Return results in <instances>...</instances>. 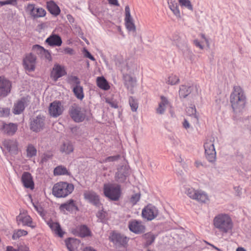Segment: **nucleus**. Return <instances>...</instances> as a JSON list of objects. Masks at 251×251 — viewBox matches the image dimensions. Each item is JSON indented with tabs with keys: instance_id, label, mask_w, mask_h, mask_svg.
<instances>
[{
	"instance_id": "c9c22d12",
	"label": "nucleus",
	"mask_w": 251,
	"mask_h": 251,
	"mask_svg": "<svg viewBox=\"0 0 251 251\" xmlns=\"http://www.w3.org/2000/svg\"><path fill=\"white\" fill-rule=\"evenodd\" d=\"M169 6L173 13L177 17H180V14L178 6L176 3H169Z\"/></svg>"
},
{
	"instance_id": "4d7b16f0",
	"label": "nucleus",
	"mask_w": 251,
	"mask_h": 251,
	"mask_svg": "<svg viewBox=\"0 0 251 251\" xmlns=\"http://www.w3.org/2000/svg\"><path fill=\"white\" fill-rule=\"evenodd\" d=\"M42 56L45 57L49 60H50L51 59V55L50 53L48 51V50L45 49V52H43L42 54H41Z\"/></svg>"
},
{
	"instance_id": "9d476101",
	"label": "nucleus",
	"mask_w": 251,
	"mask_h": 251,
	"mask_svg": "<svg viewBox=\"0 0 251 251\" xmlns=\"http://www.w3.org/2000/svg\"><path fill=\"white\" fill-rule=\"evenodd\" d=\"M70 114L71 118L75 122H81L85 118V114L81 110L80 107L74 105L72 106L70 111Z\"/></svg>"
},
{
	"instance_id": "b1692460",
	"label": "nucleus",
	"mask_w": 251,
	"mask_h": 251,
	"mask_svg": "<svg viewBox=\"0 0 251 251\" xmlns=\"http://www.w3.org/2000/svg\"><path fill=\"white\" fill-rule=\"evenodd\" d=\"M50 46H60L62 43L61 37L56 34H51L46 40Z\"/></svg>"
},
{
	"instance_id": "f3484780",
	"label": "nucleus",
	"mask_w": 251,
	"mask_h": 251,
	"mask_svg": "<svg viewBox=\"0 0 251 251\" xmlns=\"http://www.w3.org/2000/svg\"><path fill=\"white\" fill-rule=\"evenodd\" d=\"M66 74L64 66L55 64L51 72L50 77L54 81H56L59 78L65 75Z\"/></svg>"
},
{
	"instance_id": "774afa93",
	"label": "nucleus",
	"mask_w": 251,
	"mask_h": 251,
	"mask_svg": "<svg viewBox=\"0 0 251 251\" xmlns=\"http://www.w3.org/2000/svg\"><path fill=\"white\" fill-rule=\"evenodd\" d=\"M83 251H96L91 247H86V248H85L83 250Z\"/></svg>"
},
{
	"instance_id": "a19ab883",
	"label": "nucleus",
	"mask_w": 251,
	"mask_h": 251,
	"mask_svg": "<svg viewBox=\"0 0 251 251\" xmlns=\"http://www.w3.org/2000/svg\"><path fill=\"white\" fill-rule=\"evenodd\" d=\"M79 231L80 236L82 237L89 236L90 234V231L89 228L84 225L81 226L79 227Z\"/></svg>"
},
{
	"instance_id": "9b49d317",
	"label": "nucleus",
	"mask_w": 251,
	"mask_h": 251,
	"mask_svg": "<svg viewBox=\"0 0 251 251\" xmlns=\"http://www.w3.org/2000/svg\"><path fill=\"white\" fill-rule=\"evenodd\" d=\"M11 83L5 77L0 76V97L7 96L11 91Z\"/></svg>"
},
{
	"instance_id": "4c0bfd02",
	"label": "nucleus",
	"mask_w": 251,
	"mask_h": 251,
	"mask_svg": "<svg viewBox=\"0 0 251 251\" xmlns=\"http://www.w3.org/2000/svg\"><path fill=\"white\" fill-rule=\"evenodd\" d=\"M179 82V79L178 76L175 75H170L166 81L167 83L171 85H176Z\"/></svg>"
},
{
	"instance_id": "6ab92c4d",
	"label": "nucleus",
	"mask_w": 251,
	"mask_h": 251,
	"mask_svg": "<svg viewBox=\"0 0 251 251\" xmlns=\"http://www.w3.org/2000/svg\"><path fill=\"white\" fill-rule=\"evenodd\" d=\"M84 197L85 200L96 207H100L101 205L99 196L94 192L85 191L84 193Z\"/></svg>"
},
{
	"instance_id": "c756f323",
	"label": "nucleus",
	"mask_w": 251,
	"mask_h": 251,
	"mask_svg": "<svg viewBox=\"0 0 251 251\" xmlns=\"http://www.w3.org/2000/svg\"><path fill=\"white\" fill-rule=\"evenodd\" d=\"M73 91L77 99L82 100L84 95L82 86L80 85L75 86L73 87Z\"/></svg>"
},
{
	"instance_id": "de8ad7c7",
	"label": "nucleus",
	"mask_w": 251,
	"mask_h": 251,
	"mask_svg": "<svg viewBox=\"0 0 251 251\" xmlns=\"http://www.w3.org/2000/svg\"><path fill=\"white\" fill-rule=\"evenodd\" d=\"M69 82L74 86L80 85V80L79 78L75 76H71L68 79Z\"/></svg>"
},
{
	"instance_id": "c03bdc74",
	"label": "nucleus",
	"mask_w": 251,
	"mask_h": 251,
	"mask_svg": "<svg viewBox=\"0 0 251 251\" xmlns=\"http://www.w3.org/2000/svg\"><path fill=\"white\" fill-rule=\"evenodd\" d=\"M191 94L192 96H200L201 95V89L198 85L191 86Z\"/></svg>"
},
{
	"instance_id": "3c124183",
	"label": "nucleus",
	"mask_w": 251,
	"mask_h": 251,
	"mask_svg": "<svg viewBox=\"0 0 251 251\" xmlns=\"http://www.w3.org/2000/svg\"><path fill=\"white\" fill-rule=\"evenodd\" d=\"M32 50L40 55L42 54L43 52H45V49L38 45L33 46L32 47Z\"/></svg>"
},
{
	"instance_id": "5701e85b",
	"label": "nucleus",
	"mask_w": 251,
	"mask_h": 251,
	"mask_svg": "<svg viewBox=\"0 0 251 251\" xmlns=\"http://www.w3.org/2000/svg\"><path fill=\"white\" fill-rule=\"evenodd\" d=\"M21 179L24 186L25 188L33 189L34 182L31 175L29 173L24 172L22 175Z\"/></svg>"
},
{
	"instance_id": "a18cd8bd",
	"label": "nucleus",
	"mask_w": 251,
	"mask_h": 251,
	"mask_svg": "<svg viewBox=\"0 0 251 251\" xmlns=\"http://www.w3.org/2000/svg\"><path fill=\"white\" fill-rule=\"evenodd\" d=\"M96 216L98 218V221L103 223L105 220L107 213L102 209L97 212Z\"/></svg>"
},
{
	"instance_id": "4468645a",
	"label": "nucleus",
	"mask_w": 251,
	"mask_h": 251,
	"mask_svg": "<svg viewBox=\"0 0 251 251\" xmlns=\"http://www.w3.org/2000/svg\"><path fill=\"white\" fill-rule=\"evenodd\" d=\"M214 137L210 136L207 138L204 144L205 154L209 157H215L216 151L214 146Z\"/></svg>"
},
{
	"instance_id": "49530a36",
	"label": "nucleus",
	"mask_w": 251,
	"mask_h": 251,
	"mask_svg": "<svg viewBox=\"0 0 251 251\" xmlns=\"http://www.w3.org/2000/svg\"><path fill=\"white\" fill-rule=\"evenodd\" d=\"M129 103L132 111H136L138 107L137 101L133 97L129 98Z\"/></svg>"
},
{
	"instance_id": "e433bc0d",
	"label": "nucleus",
	"mask_w": 251,
	"mask_h": 251,
	"mask_svg": "<svg viewBox=\"0 0 251 251\" xmlns=\"http://www.w3.org/2000/svg\"><path fill=\"white\" fill-rule=\"evenodd\" d=\"M3 145L7 148L10 151L12 149H17V145L16 142H13L10 140H5L3 142Z\"/></svg>"
},
{
	"instance_id": "680f3d73",
	"label": "nucleus",
	"mask_w": 251,
	"mask_h": 251,
	"mask_svg": "<svg viewBox=\"0 0 251 251\" xmlns=\"http://www.w3.org/2000/svg\"><path fill=\"white\" fill-rule=\"evenodd\" d=\"M86 56L92 60H95L94 57L91 54V53L89 51L87 50L86 51Z\"/></svg>"
},
{
	"instance_id": "f257e3e1",
	"label": "nucleus",
	"mask_w": 251,
	"mask_h": 251,
	"mask_svg": "<svg viewBox=\"0 0 251 251\" xmlns=\"http://www.w3.org/2000/svg\"><path fill=\"white\" fill-rule=\"evenodd\" d=\"M246 97L243 89L239 86H235L230 95V102L234 111L242 110L246 104Z\"/></svg>"
},
{
	"instance_id": "f704fd0d",
	"label": "nucleus",
	"mask_w": 251,
	"mask_h": 251,
	"mask_svg": "<svg viewBox=\"0 0 251 251\" xmlns=\"http://www.w3.org/2000/svg\"><path fill=\"white\" fill-rule=\"evenodd\" d=\"M54 175L55 176L64 175H69V173L65 167L62 166H59L54 169Z\"/></svg>"
},
{
	"instance_id": "58836bf2",
	"label": "nucleus",
	"mask_w": 251,
	"mask_h": 251,
	"mask_svg": "<svg viewBox=\"0 0 251 251\" xmlns=\"http://www.w3.org/2000/svg\"><path fill=\"white\" fill-rule=\"evenodd\" d=\"M178 1L180 6L184 7L191 11L193 10V5L189 0H178Z\"/></svg>"
},
{
	"instance_id": "dca6fc26",
	"label": "nucleus",
	"mask_w": 251,
	"mask_h": 251,
	"mask_svg": "<svg viewBox=\"0 0 251 251\" xmlns=\"http://www.w3.org/2000/svg\"><path fill=\"white\" fill-rule=\"evenodd\" d=\"M63 111V107L60 101H54L50 103L49 113L51 116L57 117L62 114Z\"/></svg>"
},
{
	"instance_id": "7c9ffc66",
	"label": "nucleus",
	"mask_w": 251,
	"mask_h": 251,
	"mask_svg": "<svg viewBox=\"0 0 251 251\" xmlns=\"http://www.w3.org/2000/svg\"><path fill=\"white\" fill-rule=\"evenodd\" d=\"M60 151L66 154H69L74 150L73 146L69 141L64 142L60 148Z\"/></svg>"
},
{
	"instance_id": "864d4df0",
	"label": "nucleus",
	"mask_w": 251,
	"mask_h": 251,
	"mask_svg": "<svg viewBox=\"0 0 251 251\" xmlns=\"http://www.w3.org/2000/svg\"><path fill=\"white\" fill-rule=\"evenodd\" d=\"M186 112L189 116L194 115L196 117V110L195 106H192L187 108Z\"/></svg>"
},
{
	"instance_id": "0e129e2a",
	"label": "nucleus",
	"mask_w": 251,
	"mask_h": 251,
	"mask_svg": "<svg viewBox=\"0 0 251 251\" xmlns=\"http://www.w3.org/2000/svg\"><path fill=\"white\" fill-rule=\"evenodd\" d=\"M183 125L185 128H188L190 127L189 124L186 120H184Z\"/></svg>"
},
{
	"instance_id": "c85d7f7f",
	"label": "nucleus",
	"mask_w": 251,
	"mask_h": 251,
	"mask_svg": "<svg viewBox=\"0 0 251 251\" xmlns=\"http://www.w3.org/2000/svg\"><path fill=\"white\" fill-rule=\"evenodd\" d=\"M97 84L98 86L101 89L107 90L110 88L107 80L103 76L97 77Z\"/></svg>"
},
{
	"instance_id": "1a4fd4ad",
	"label": "nucleus",
	"mask_w": 251,
	"mask_h": 251,
	"mask_svg": "<svg viewBox=\"0 0 251 251\" xmlns=\"http://www.w3.org/2000/svg\"><path fill=\"white\" fill-rule=\"evenodd\" d=\"M129 230L137 234H142L145 232L146 226L141 221L132 220L128 222Z\"/></svg>"
},
{
	"instance_id": "2f4dec72",
	"label": "nucleus",
	"mask_w": 251,
	"mask_h": 251,
	"mask_svg": "<svg viewBox=\"0 0 251 251\" xmlns=\"http://www.w3.org/2000/svg\"><path fill=\"white\" fill-rule=\"evenodd\" d=\"M191 86L182 85L180 86L179 95L180 97L185 98L191 94Z\"/></svg>"
},
{
	"instance_id": "052dcab7",
	"label": "nucleus",
	"mask_w": 251,
	"mask_h": 251,
	"mask_svg": "<svg viewBox=\"0 0 251 251\" xmlns=\"http://www.w3.org/2000/svg\"><path fill=\"white\" fill-rule=\"evenodd\" d=\"M65 51L66 53L70 54H73V52H74L73 50L72 49H71L69 48H67L65 49Z\"/></svg>"
},
{
	"instance_id": "f8f14e48",
	"label": "nucleus",
	"mask_w": 251,
	"mask_h": 251,
	"mask_svg": "<svg viewBox=\"0 0 251 251\" xmlns=\"http://www.w3.org/2000/svg\"><path fill=\"white\" fill-rule=\"evenodd\" d=\"M16 220L19 226H28L32 228H34L35 226L32 225L33 222L32 218L27 215L26 212H21L20 214L17 216Z\"/></svg>"
},
{
	"instance_id": "f03ea898",
	"label": "nucleus",
	"mask_w": 251,
	"mask_h": 251,
	"mask_svg": "<svg viewBox=\"0 0 251 251\" xmlns=\"http://www.w3.org/2000/svg\"><path fill=\"white\" fill-rule=\"evenodd\" d=\"M213 225L223 235L231 232L233 226L231 218L226 214H220L215 217Z\"/></svg>"
},
{
	"instance_id": "a211bd4d",
	"label": "nucleus",
	"mask_w": 251,
	"mask_h": 251,
	"mask_svg": "<svg viewBox=\"0 0 251 251\" xmlns=\"http://www.w3.org/2000/svg\"><path fill=\"white\" fill-rule=\"evenodd\" d=\"M125 21L126 28L129 31H132L133 32H135L136 27L130 15V8L128 6H126L125 7Z\"/></svg>"
},
{
	"instance_id": "473e14b6",
	"label": "nucleus",
	"mask_w": 251,
	"mask_h": 251,
	"mask_svg": "<svg viewBox=\"0 0 251 251\" xmlns=\"http://www.w3.org/2000/svg\"><path fill=\"white\" fill-rule=\"evenodd\" d=\"M143 238L146 240L145 246L147 247L154 242L155 236L152 233L149 232L143 234Z\"/></svg>"
},
{
	"instance_id": "412c9836",
	"label": "nucleus",
	"mask_w": 251,
	"mask_h": 251,
	"mask_svg": "<svg viewBox=\"0 0 251 251\" xmlns=\"http://www.w3.org/2000/svg\"><path fill=\"white\" fill-rule=\"evenodd\" d=\"M44 126V118L41 116H38L31 122L30 128L33 131H40Z\"/></svg>"
},
{
	"instance_id": "603ef678",
	"label": "nucleus",
	"mask_w": 251,
	"mask_h": 251,
	"mask_svg": "<svg viewBox=\"0 0 251 251\" xmlns=\"http://www.w3.org/2000/svg\"><path fill=\"white\" fill-rule=\"evenodd\" d=\"M17 4V0H7L5 1H0V5L3 6L6 4L12 5H16Z\"/></svg>"
},
{
	"instance_id": "ea45409f",
	"label": "nucleus",
	"mask_w": 251,
	"mask_h": 251,
	"mask_svg": "<svg viewBox=\"0 0 251 251\" xmlns=\"http://www.w3.org/2000/svg\"><path fill=\"white\" fill-rule=\"evenodd\" d=\"M27 232L26 230L23 229H18L17 230H15L12 235V239L14 240H16L22 236H25L27 235Z\"/></svg>"
},
{
	"instance_id": "4be33fe9",
	"label": "nucleus",
	"mask_w": 251,
	"mask_h": 251,
	"mask_svg": "<svg viewBox=\"0 0 251 251\" xmlns=\"http://www.w3.org/2000/svg\"><path fill=\"white\" fill-rule=\"evenodd\" d=\"M171 106L170 102L168 99L163 96L160 97V101L158 103V106L156 108V113L162 114L164 113L166 108Z\"/></svg>"
},
{
	"instance_id": "13d9d810",
	"label": "nucleus",
	"mask_w": 251,
	"mask_h": 251,
	"mask_svg": "<svg viewBox=\"0 0 251 251\" xmlns=\"http://www.w3.org/2000/svg\"><path fill=\"white\" fill-rule=\"evenodd\" d=\"M195 165L197 168H199L201 166L206 167L207 166L206 163L199 160L195 161Z\"/></svg>"
},
{
	"instance_id": "bf43d9fd",
	"label": "nucleus",
	"mask_w": 251,
	"mask_h": 251,
	"mask_svg": "<svg viewBox=\"0 0 251 251\" xmlns=\"http://www.w3.org/2000/svg\"><path fill=\"white\" fill-rule=\"evenodd\" d=\"M234 189L238 196H240L242 192V188L240 186H235L234 187Z\"/></svg>"
},
{
	"instance_id": "6e6d98bb",
	"label": "nucleus",
	"mask_w": 251,
	"mask_h": 251,
	"mask_svg": "<svg viewBox=\"0 0 251 251\" xmlns=\"http://www.w3.org/2000/svg\"><path fill=\"white\" fill-rule=\"evenodd\" d=\"M193 44L196 47L199 48L201 50H203L204 48V46L202 45V43L197 39H195L193 41Z\"/></svg>"
},
{
	"instance_id": "cd10ccee",
	"label": "nucleus",
	"mask_w": 251,
	"mask_h": 251,
	"mask_svg": "<svg viewBox=\"0 0 251 251\" xmlns=\"http://www.w3.org/2000/svg\"><path fill=\"white\" fill-rule=\"evenodd\" d=\"M61 210H66L68 211H73L75 210H77V207L75 205L73 200H70L68 202L63 203L60 207Z\"/></svg>"
},
{
	"instance_id": "aec40b11",
	"label": "nucleus",
	"mask_w": 251,
	"mask_h": 251,
	"mask_svg": "<svg viewBox=\"0 0 251 251\" xmlns=\"http://www.w3.org/2000/svg\"><path fill=\"white\" fill-rule=\"evenodd\" d=\"M29 102V97L22 98L14 105L13 113L15 114H19L25 109V106Z\"/></svg>"
},
{
	"instance_id": "69168bd1",
	"label": "nucleus",
	"mask_w": 251,
	"mask_h": 251,
	"mask_svg": "<svg viewBox=\"0 0 251 251\" xmlns=\"http://www.w3.org/2000/svg\"><path fill=\"white\" fill-rule=\"evenodd\" d=\"M108 1H109V2L111 4H113L114 5H118V2L117 0H108Z\"/></svg>"
},
{
	"instance_id": "423d86ee",
	"label": "nucleus",
	"mask_w": 251,
	"mask_h": 251,
	"mask_svg": "<svg viewBox=\"0 0 251 251\" xmlns=\"http://www.w3.org/2000/svg\"><path fill=\"white\" fill-rule=\"evenodd\" d=\"M110 238L114 245L118 247H125L129 240V238L126 236L117 232H113Z\"/></svg>"
},
{
	"instance_id": "20e7f679",
	"label": "nucleus",
	"mask_w": 251,
	"mask_h": 251,
	"mask_svg": "<svg viewBox=\"0 0 251 251\" xmlns=\"http://www.w3.org/2000/svg\"><path fill=\"white\" fill-rule=\"evenodd\" d=\"M104 196L110 200L118 201L121 197V190L120 185L114 184H104L103 186Z\"/></svg>"
},
{
	"instance_id": "2eb2a0df",
	"label": "nucleus",
	"mask_w": 251,
	"mask_h": 251,
	"mask_svg": "<svg viewBox=\"0 0 251 251\" xmlns=\"http://www.w3.org/2000/svg\"><path fill=\"white\" fill-rule=\"evenodd\" d=\"M129 175V170L128 166L123 165L118 168V172L116 174V180L119 182H124Z\"/></svg>"
},
{
	"instance_id": "79ce46f5",
	"label": "nucleus",
	"mask_w": 251,
	"mask_h": 251,
	"mask_svg": "<svg viewBox=\"0 0 251 251\" xmlns=\"http://www.w3.org/2000/svg\"><path fill=\"white\" fill-rule=\"evenodd\" d=\"M26 152L28 157H32L36 155L37 150L33 145H29L27 147Z\"/></svg>"
},
{
	"instance_id": "e2e57ef3",
	"label": "nucleus",
	"mask_w": 251,
	"mask_h": 251,
	"mask_svg": "<svg viewBox=\"0 0 251 251\" xmlns=\"http://www.w3.org/2000/svg\"><path fill=\"white\" fill-rule=\"evenodd\" d=\"M6 251H18V248L16 249L13 248L12 246H7Z\"/></svg>"
},
{
	"instance_id": "0eeeda50",
	"label": "nucleus",
	"mask_w": 251,
	"mask_h": 251,
	"mask_svg": "<svg viewBox=\"0 0 251 251\" xmlns=\"http://www.w3.org/2000/svg\"><path fill=\"white\" fill-rule=\"evenodd\" d=\"M26 10L29 12L30 16L34 19L44 17L47 12L46 10L42 7H36L34 4H28Z\"/></svg>"
},
{
	"instance_id": "338daca9",
	"label": "nucleus",
	"mask_w": 251,
	"mask_h": 251,
	"mask_svg": "<svg viewBox=\"0 0 251 251\" xmlns=\"http://www.w3.org/2000/svg\"><path fill=\"white\" fill-rule=\"evenodd\" d=\"M177 173L178 175L183 176L184 175V172H183L182 170H180L179 168H178V170L176 169Z\"/></svg>"
},
{
	"instance_id": "39448f33",
	"label": "nucleus",
	"mask_w": 251,
	"mask_h": 251,
	"mask_svg": "<svg viewBox=\"0 0 251 251\" xmlns=\"http://www.w3.org/2000/svg\"><path fill=\"white\" fill-rule=\"evenodd\" d=\"M185 193L190 198L201 202H205L208 200V197L204 192L193 188H186Z\"/></svg>"
},
{
	"instance_id": "37998d69",
	"label": "nucleus",
	"mask_w": 251,
	"mask_h": 251,
	"mask_svg": "<svg viewBox=\"0 0 251 251\" xmlns=\"http://www.w3.org/2000/svg\"><path fill=\"white\" fill-rule=\"evenodd\" d=\"M187 160L182 158H177L176 160V167L179 168L180 166H182V168L185 171L186 169L187 168Z\"/></svg>"
},
{
	"instance_id": "bb28decb",
	"label": "nucleus",
	"mask_w": 251,
	"mask_h": 251,
	"mask_svg": "<svg viewBox=\"0 0 251 251\" xmlns=\"http://www.w3.org/2000/svg\"><path fill=\"white\" fill-rule=\"evenodd\" d=\"M2 130L9 135H13L17 130V126L14 124H3Z\"/></svg>"
},
{
	"instance_id": "7ed1b4c3",
	"label": "nucleus",
	"mask_w": 251,
	"mask_h": 251,
	"mask_svg": "<svg viewBox=\"0 0 251 251\" xmlns=\"http://www.w3.org/2000/svg\"><path fill=\"white\" fill-rule=\"evenodd\" d=\"M74 189L73 184L66 182H59L54 185L52 194L57 198H64L72 193Z\"/></svg>"
},
{
	"instance_id": "5fc2aeb1",
	"label": "nucleus",
	"mask_w": 251,
	"mask_h": 251,
	"mask_svg": "<svg viewBox=\"0 0 251 251\" xmlns=\"http://www.w3.org/2000/svg\"><path fill=\"white\" fill-rule=\"evenodd\" d=\"M18 251H29V249L25 244H21L18 246Z\"/></svg>"
},
{
	"instance_id": "09e8293b",
	"label": "nucleus",
	"mask_w": 251,
	"mask_h": 251,
	"mask_svg": "<svg viewBox=\"0 0 251 251\" xmlns=\"http://www.w3.org/2000/svg\"><path fill=\"white\" fill-rule=\"evenodd\" d=\"M140 199V194L136 193L132 195L130 199V202L133 204L135 205L139 201Z\"/></svg>"
},
{
	"instance_id": "6e6552de",
	"label": "nucleus",
	"mask_w": 251,
	"mask_h": 251,
	"mask_svg": "<svg viewBox=\"0 0 251 251\" xmlns=\"http://www.w3.org/2000/svg\"><path fill=\"white\" fill-rule=\"evenodd\" d=\"M158 214L157 208L151 204L148 205L142 210V217L148 221H151L155 218Z\"/></svg>"
},
{
	"instance_id": "393cba45",
	"label": "nucleus",
	"mask_w": 251,
	"mask_h": 251,
	"mask_svg": "<svg viewBox=\"0 0 251 251\" xmlns=\"http://www.w3.org/2000/svg\"><path fill=\"white\" fill-rule=\"evenodd\" d=\"M47 8L51 14L54 16H58L60 13L59 6L53 1L47 2Z\"/></svg>"
},
{
	"instance_id": "ddd939ff",
	"label": "nucleus",
	"mask_w": 251,
	"mask_h": 251,
	"mask_svg": "<svg viewBox=\"0 0 251 251\" xmlns=\"http://www.w3.org/2000/svg\"><path fill=\"white\" fill-rule=\"evenodd\" d=\"M36 57L32 53L27 54L23 60L25 68L29 71H33L35 68Z\"/></svg>"
},
{
	"instance_id": "a878e982",
	"label": "nucleus",
	"mask_w": 251,
	"mask_h": 251,
	"mask_svg": "<svg viewBox=\"0 0 251 251\" xmlns=\"http://www.w3.org/2000/svg\"><path fill=\"white\" fill-rule=\"evenodd\" d=\"M48 225L54 233L60 237H63L64 232L62 231L60 225L58 223L53 222H49Z\"/></svg>"
},
{
	"instance_id": "8fccbe9b",
	"label": "nucleus",
	"mask_w": 251,
	"mask_h": 251,
	"mask_svg": "<svg viewBox=\"0 0 251 251\" xmlns=\"http://www.w3.org/2000/svg\"><path fill=\"white\" fill-rule=\"evenodd\" d=\"M10 114V109L8 108L0 107V117L8 116Z\"/></svg>"
},
{
	"instance_id": "72a5a7b5",
	"label": "nucleus",
	"mask_w": 251,
	"mask_h": 251,
	"mask_svg": "<svg viewBox=\"0 0 251 251\" xmlns=\"http://www.w3.org/2000/svg\"><path fill=\"white\" fill-rule=\"evenodd\" d=\"M79 242L78 240L74 238H69L68 240L66 241V245L69 251H74V248L75 245Z\"/></svg>"
}]
</instances>
